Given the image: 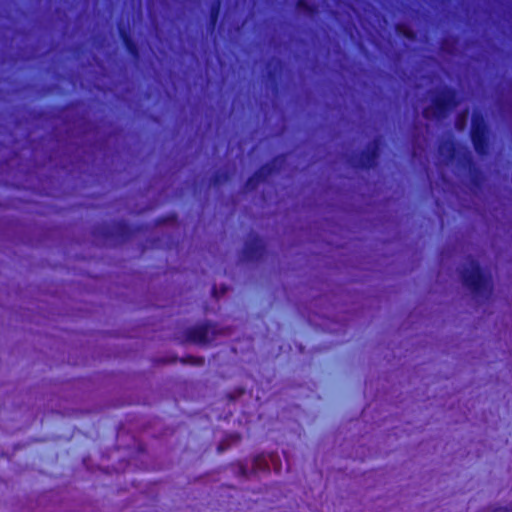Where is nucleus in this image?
Here are the masks:
<instances>
[{"mask_svg":"<svg viewBox=\"0 0 512 512\" xmlns=\"http://www.w3.org/2000/svg\"><path fill=\"white\" fill-rule=\"evenodd\" d=\"M119 36H120V39L122 41V43H124L125 41L133 38L130 34V31L128 28L124 27V26H120L119 27Z\"/></svg>","mask_w":512,"mask_h":512,"instance_id":"obj_17","label":"nucleus"},{"mask_svg":"<svg viewBox=\"0 0 512 512\" xmlns=\"http://www.w3.org/2000/svg\"><path fill=\"white\" fill-rule=\"evenodd\" d=\"M458 166L462 170H468L471 185L480 189L484 183V175L480 168H478L471 155L465 154L458 160Z\"/></svg>","mask_w":512,"mask_h":512,"instance_id":"obj_8","label":"nucleus"},{"mask_svg":"<svg viewBox=\"0 0 512 512\" xmlns=\"http://www.w3.org/2000/svg\"><path fill=\"white\" fill-rule=\"evenodd\" d=\"M469 137L479 157L488 156L491 149V129L481 111H474L471 117Z\"/></svg>","mask_w":512,"mask_h":512,"instance_id":"obj_3","label":"nucleus"},{"mask_svg":"<svg viewBox=\"0 0 512 512\" xmlns=\"http://www.w3.org/2000/svg\"><path fill=\"white\" fill-rule=\"evenodd\" d=\"M212 293H213L214 296H216L217 290H216L215 286L212 288Z\"/></svg>","mask_w":512,"mask_h":512,"instance_id":"obj_21","label":"nucleus"},{"mask_svg":"<svg viewBox=\"0 0 512 512\" xmlns=\"http://www.w3.org/2000/svg\"><path fill=\"white\" fill-rule=\"evenodd\" d=\"M221 12V0H214L209 8V20H208V28L211 31H214L220 17Z\"/></svg>","mask_w":512,"mask_h":512,"instance_id":"obj_10","label":"nucleus"},{"mask_svg":"<svg viewBox=\"0 0 512 512\" xmlns=\"http://www.w3.org/2000/svg\"><path fill=\"white\" fill-rule=\"evenodd\" d=\"M396 32L400 36H402L408 40L413 41L416 39V33L411 28H409L408 26H406L404 24H398L396 26Z\"/></svg>","mask_w":512,"mask_h":512,"instance_id":"obj_13","label":"nucleus"},{"mask_svg":"<svg viewBox=\"0 0 512 512\" xmlns=\"http://www.w3.org/2000/svg\"><path fill=\"white\" fill-rule=\"evenodd\" d=\"M467 266L461 270L463 285L470 290L475 297L488 298L492 292V280L486 275L479 262L469 256L466 259Z\"/></svg>","mask_w":512,"mask_h":512,"instance_id":"obj_1","label":"nucleus"},{"mask_svg":"<svg viewBox=\"0 0 512 512\" xmlns=\"http://www.w3.org/2000/svg\"><path fill=\"white\" fill-rule=\"evenodd\" d=\"M460 104L458 91L449 86H445L432 99L431 105L422 110V116L426 120H443Z\"/></svg>","mask_w":512,"mask_h":512,"instance_id":"obj_2","label":"nucleus"},{"mask_svg":"<svg viewBox=\"0 0 512 512\" xmlns=\"http://www.w3.org/2000/svg\"><path fill=\"white\" fill-rule=\"evenodd\" d=\"M491 512H512V507H496Z\"/></svg>","mask_w":512,"mask_h":512,"instance_id":"obj_19","label":"nucleus"},{"mask_svg":"<svg viewBox=\"0 0 512 512\" xmlns=\"http://www.w3.org/2000/svg\"><path fill=\"white\" fill-rule=\"evenodd\" d=\"M380 144L379 138H375L370 142L366 148L360 152L357 160L353 161V166L362 170L373 168L379 158Z\"/></svg>","mask_w":512,"mask_h":512,"instance_id":"obj_6","label":"nucleus"},{"mask_svg":"<svg viewBox=\"0 0 512 512\" xmlns=\"http://www.w3.org/2000/svg\"><path fill=\"white\" fill-rule=\"evenodd\" d=\"M268 79L272 82L274 89L278 90L279 71L278 67L270 69L267 73Z\"/></svg>","mask_w":512,"mask_h":512,"instance_id":"obj_16","label":"nucleus"},{"mask_svg":"<svg viewBox=\"0 0 512 512\" xmlns=\"http://www.w3.org/2000/svg\"><path fill=\"white\" fill-rule=\"evenodd\" d=\"M138 230V227H132L124 220H120L111 225L95 227L93 234L95 236H101L105 241L122 243L129 240Z\"/></svg>","mask_w":512,"mask_h":512,"instance_id":"obj_4","label":"nucleus"},{"mask_svg":"<svg viewBox=\"0 0 512 512\" xmlns=\"http://www.w3.org/2000/svg\"><path fill=\"white\" fill-rule=\"evenodd\" d=\"M181 362L183 364H189V365H193V366H203L205 364V358L187 355L181 359Z\"/></svg>","mask_w":512,"mask_h":512,"instance_id":"obj_14","label":"nucleus"},{"mask_svg":"<svg viewBox=\"0 0 512 512\" xmlns=\"http://www.w3.org/2000/svg\"><path fill=\"white\" fill-rule=\"evenodd\" d=\"M286 161V155L280 154L275 156L270 162L260 166L245 182V189L252 192L257 189L258 185L265 182L269 176L277 173L281 165Z\"/></svg>","mask_w":512,"mask_h":512,"instance_id":"obj_5","label":"nucleus"},{"mask_svg":"<svg viewBox=\"0 0 512 512\" xmlns=\"http://www.w3.org/2000/svg\"><path fill=\"white\" fill-rule=\"evenodd\" d=\"M449 151H450V157H452V156H453V154H454V152H455V147H454V145H453V144H451V145H450V147H449Z\"/></svg>","mask_w":512,"mask_h":512,"instance_id":"obj_20","label":"nucleus"},{"mask_svg":"<svg viewBox=\"0 0 512 512\" xmlns=\"http://www.w3.org/2000/svg\"><path fill=\"white\" fill-rule=\"evenodd\" d=\"M127 53L133 58V59H138L139 56H140V51H139V47L137 45V43L135 42V40L133 38L125 41L123 43Z\"/></svg>","mask_w":512,"mask_h":512,"instance_id":"obj_12","label":"nucleus"},{"mask_svg":"<svg viewBox=\"0 0 512 512\" xmlns=\"http://www.w3.org/2000/svg\"><path fill=\"white\" fill-rule=\"evenodd\" d=\"M296 9L309 16H314L318 12V8L316 5L308 3L306 0H297L296 1Z\"/></svg>","mask_w":512,"mask_h":512,"instance_id":"obj_11","label":"nucleus"},{"mask_svg":"<svg viewBox=\"0 0 512 512\" xmlns=\"http://www.w3.org/2000/svg\"><path fill=\"white\" fill-rule=\"evenodd\" d=\"M466 126V118L464 115H459L457 116L456 120H455V128L458 130V131H462Z\"/></svg>","mask_w":512,"mask_h":512,"instance_id":"obj_18","label":"nucleus"},{"mask_svg":"<svg viewBox=\"0 0 512 512\" xmlns=\"http://www.w3.org/2000/svg\"><path fill=\"white\" fill-rule=\"evenodd\" d=\"M212 323L204 322L195 325L186 330V338L189 342L197 344H207L210 342V334L212 333Z\"/></svg>","mask_w":512,"mask_h":512,"instance_id":"obj_9","label":"nucleus"},{"mask_svg":"<svg viewBox=\"0 0 512 512\" xmlns=\"http://www.w3.org/2000/svg\"><path fill=\"white\" fill-rule=\"evenodd\" d=\"M266 253V247L263 240L258 235H252L245 242L242 255L246 262H258Z\"/></svg>","mask_w":512,"mask_h":512,"instance_id":"obj_7","label":"nucleus"},{"mask_svg":"<svg viewBox=\"0 0 512 512\" xmlns=\"http://www.w3.org/2000/svg\"><path fill=\"white\" fill-rule=\"evenodd\" d=\"M227 180H228V174L226 172H223L220 170L216 171L212 175V178H211V181L215 186H219V185L223 184L224 182H226Z\"/></svg>","mask_w":512,"mask_h":512,"instance_id":"obj_15","label":"nucleus"}]
</instances>
